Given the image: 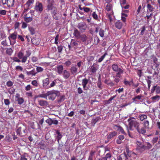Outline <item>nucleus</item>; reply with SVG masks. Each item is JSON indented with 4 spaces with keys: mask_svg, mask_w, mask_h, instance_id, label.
Here are the masks:
<instances>
[{
    "mask_svg": "<svg viewBox=\"0 0 160 160\" xmlns=\"http://www.w3.org/2000/svg\"><path fill=\"white\" fill-rule=\"evenodd\" d=\"M6 54L9 56H11L13 52V49L10 48H6Z\"/></svg>",
    "mask_w": 160,
    "mask_h": 160,
    "instance_id": "obj_27",
    "label": "nucleus"
},
{
    "mask_svg": "<svg viewBox=\"0 0 160 160\" xmlns=\"http://www.w3.org/2000/svg\"><path fill=\"white\" fill-rule=\"evenodd\" d=\"M26 73L28 76H35L37 74V72L35 71L34 69L30 71H27Z\"/></svg>",
    "mask_w": 160,
    "mask_h": 160,
    "instance_id": "obj_20",
    "label": "nucleus"
},
{
    "mask_svg": "<svg viewBox=\"0 0 160 160\" xmlns=\"http://www.w3.org/2000/svg\"><path fill=\"white\" fill-rule=\"evenodd\" d=\"M23 18L24 19V20L27 22L28 23L31 22L32 20V17H26L23 16Z\"/></svg>",
    "mask_w": 160,
    "mask_h": 160,
    "instance_id": "obj_36",
    "label": "nucleus"
},
{
    "mask_svg": "<svg viewBox=\"0 0 160 160\" xmlns=\"http://www.w3.org/2000/svg\"><path fill=\"white\" fill-rule=\"evenodd\" d=\"M132 82V80L131 81H129L127 80L126 79H124V83L126 85H128L130 86L131 85V82Z\"/></svg>",
    "mask_w": 160,
    "mask_h": 160,
    "instance_id": "obj_47",
    "label": "nucleus"
},
{
    "mask_svg": "<svg viewBox=\"0 0 160 160\" xmlns=\"http://www.w3.org/2000/svg\"><path fill=\"white\" fill-rule=\"evenodd\" d=\"M77 27L82 32H83L87 28V25L84 22H80L78 24Z\"/></svg>",
    "mask_w": 160,
    "mask_h": 160,
    "instance_id": "obj_10",
    "label": "nucleus"
},
{
    "mask_svg": "<svg viewBox=\"0 0 160 160\" xmlns=\"http://www.w3.org/2000/svg\"><path fill=\"white\" fill-rule=\"evenodd\" d=\"M26 54L23 56V59L21 60L22 63H25L26 62L28 57H29L31 54V52L29 50H27L26 51Z\"/></svg>",
    "mask_w": 160,
    "mask_h": 160,
    "instance_id": "obj_12",
    "label": "nucleus"
},
{
    "mask_svg": "<svg viewBox=\"0 0 160 160\" xmlns=\"http://www.w3.org/2000/svg\"><path fill=\"white\" fill-rule=\"evenodd\" d=\"M34 10L37 12H41L43 9V7L42 3L39 2L36 3L34 8Z\"/></svg>",
    "mask_w": 160,
    "mask_h": 160,
    "instance_id": "obj_6",
    "label": "nucleus"
},
{
    "mask_svg": "<svg viewBox=\"0 0 160 160\" xmlns=\"http://www.w3.org/2000/svg\"><path fill=\"white\" fill-rule=\"evenodd\" d=\"M47 97H48L49 100H54L57 96V93L56 91L52 90L47 92Z\"/></svg>",
    "mask_w": 160,
    "mask_h": 160,
    "instance_id": "obj_5",
    "label": "nucleus"
},
{
    "mask_svg": "<svg viewBox=\"0 0 160 160\" xmlns=\"http://www.w3.org/2000/svg\"><path fill=\"white\" fill-rule=\"evenodd\" d=\"M27 130L24 127H19L17 130V133L20 136H24L26 133Z\"/></svg>",
    "mask_w": 160,
    "mask_h": 160,
    "instance_id": "obj_9",
    "label": "nucleus"
},
{
    "mask_svg": "<svg viewBox=\"0 0 160 160\" xmlns=\"http://www.w3.org/2000/svg\"><path fill=\"white\" fill-rule=\"evenodd\" d=\"M95 153V151H92L90 153V154L88 158V160H92L93 156Z\"/></svg>",
    "mask_w": 160,
    "mask_h": 160,
    "instance_id": "obj_41",
    "label": "nucleus"
},
{
    "mask_svg": "<svg viewBox=\"0 0 160 160\" xmlns=\"http://www.w3.org/2000/svg\"><path fill=\"white\" fill-rule=\"evenodd\" d=\"M112 70L115 72H118L119 70L118 66L117 64H113L112 65Z\"/></svg>",
    "mask_w": 160,
    "mask_h": 160,
    "instance_id": "obj_30",
    "label": "nucleus"
},
{
    "mask_svg": "<svg viewBox=\"0 0 160 160\" xmlns=\"http://www.w3.org/2000/svg\"><path fill=\"white\" fill-rule=\"evenodd\" d=\"M32 43L35 45H38L40 42V39L39 38H33L31 39Z\"/></svg>",
    "mask_w": 160,
    "mask_h": 160,
    "instance_id": "obj_17",
    "label": "nucleus"
},
{
    "mask_svg": "<svg viewBox=\"0 0 160 160\" xmlns=\"http://www.w3.org/2000/svg\"><path fill=\"white\" fill-rule=\"evenodd\" d=\"M18 36V32L16 31H15L13 33L10 34L9 36L8 37V39L9 40L11 45H13L16 43V40Z\"/></svg>",
    "mask_w": 160,
    "mask_h": 160,
    "instance_id": "obj_3",
    "label": "nucleus"
},
{
    "mask_svg": "<svg viewBox=\"0 0 160 160\" xmlns=\"http://www.w3.org/2000/svg\"><path fill=\"white\" fill-rule=\"evenodd\" d=\"M15 70L18 71H22L23 69L22 66H17L15 67Z\"/></svg>",
    "mask_w": 160,
    "mask_h": 160,
    "instance_id": "obj_55",
    "label": "nucleus"
},
{
    "mask_svg": "<svg viewBox=\"0 0 160 160\" xmlns=\"http://www.w3.org/2000/svg\"><path fill=\"white\" fill-rule=\"evenodd\" d=\"M147 118V116L145 114H141L139 116L140 119L142 121H143L144 119H146Z\"/></svg>",
    "mask_w": 160,
    "mask_h": 160,
    "instance_id": "obj_48",
    "label": "nucleus"
},
{
    "mask_svg": "<svg viewBox=\"0 0 160 160\" xmlns=\"http://www.w3.org/2000/svg\"><path fill=\"white\" fill-rule=\"evenodd\" d=\"M19 58H18L16 57H13L12 58V60H13L14 61L19 62H21V61Z\"/></svg>",
    "mask_w": 160,
    "mask_h": 160,
    "instance_id": "obj_62",
    "label": "nucleus"
},
{
    "mask_svg": "<svg viewBox=\"0 0 160 160\" xmlns=\"http://www.w3.org/2000/svg\"><path fill=\"white\" fill-rule=\"evenodd\" d=\"M15 92V89L13 88H10L8 89V92L10 94H13Z\"/></svg>",
    "mask_w": 160,
    "mask_h": 160,
    "instance_id": "obj_57",
    "label": "nucleus"
},
{
    "mask_svg": "<svg viewBox=\"0 0 160 160\" xmlns=\"http://www.w3.org/2000/svg\"><path fill=\"white\" fill-rule=\"evenodd\" d=\"M27 22H22V28L23 29H25L27 28Z\"/></svg>",
    "mask_w": 160,
    "mask_h": 160,
    "instance_id": "obj_64",
    "label": "nucleus"
},
{
    "mask_svg": "<svg viewBox=\"0 0 160 160\" xmlns=\"http://www.w3.org/2000/svg\"><path fill=\"white\" fill-rule=\"evenodd\" d=\"M101 118L100 117H98L93 118L91 121L92 124L94 126L95 124L98 121L101 120Z\"/></svg>",
    "mask_w": 160,
    "mask_h": 160,
    "instance_id": "obj_28",
    "label": "nucleus"
},
{
    "mask_svg": "<svg viewBox=\"0 0 160 160\" xmlns=\"http://www.w3.org/2000/svg\"><path fill=\"white\" fill-rule=\"evenodd\" d=\"M94 64L91 67V70L92 72L95 73L97 71V69L94 66Z\"/></svg>",
    "mask_w": 160,
    "mask_h": 160,
    "instance_id": "obj_54",
    "label": "nucleus"
},
{
    "mask_svg": "<svg viewBox=\"0 0 160 160\" xmlns=\"http://www.w3.org/2000/svg\"><path fill=\"white\" fill-rule=\"evenodd\" d=\"M43 70L42 68L40 67H37L36 68L37 72L38 73L42 72Z\"/></svg>",
    "mask_w": 160,
    "mask_h": 160,
    "instance_id": "obj_58",
    "label": "nucleus"
},
{
    "mask_svg": "<svg viewBox=\"0 0 160 160\" xmlns=\"http://www.w3.org/2000/svg\"><path fill=\"white\" fill-rule=\"evenodd\" d=\"M34 0H28L27 2L26 5H27L28 7H29L31 4H32Z\"/></svg>",
    "mask_w": 160,
    "mask_h": 160,
    "instance_id": "obj_45",
    "label": "nucleus"
},
{
    "mask_svg": "<svg viewBox=\"0 0 160 160\" xmlns=\"http://www.w3.org/2000/svg\"><path fill=\"white\" fill-rule=\"evenodd\" d=\"M63 67L62 65H59L57 67V72L59 74H61L63 72Z\"/></svg>",
    "mask_w": 160,
    "mask_h": 160,
    "instance_id": "obj_18",
    "label": "nucleus"
},
{
    "mask_svg": "<svg viewBox=\"0 0 160 160\" xmlns=\"http://www.w3.org/2000/svg\"><path fill=\"white\" fill-rule=\"evenodd\" d=\"M97 85L98 88L100 90H102V89L103 86L102 85V81L97 82Z\"/></svg>",
    "mask_w": 160,
    "mask_h": 160,
    "instance_id": "obj_49",
    "label": "nucleus"
},
{
    "mask_svg": "<svg viewBox=\"0 0 160 160\" xmlns=\"http://www.w3.org/2000/svg\"><path fill=\"white\" fill-rule=\"evenodd\" d=\"M127 153L124 152L123 153L120 154L117 157L118 160H128V157H130V152L128 149H127L126 150Z\"/></svg>",
    "mask_w": 160,
    "mask_h": 160,
    "instance_id": "obj_4",
    "label": "nucleus"
},
{
    "mask_svg": "<svg viewBox=\"0 0 160 160\" xmlns=\"http://www.w3.org/2000/svg\"><path fill=\"white\" fill-rule=\"evenodd\" d=\"M112 6L110 3H108L106 7V9L108 11H110L112 9Z\"/></svg>",
    "mask_w": 160,
    "mask_h": 160,
    "instance_id": "obj_38",
    "label": "nucleus"
},
{
    "mask_svg": "<svg viewBox=\"0 0 160 160\" xmlns=\"http://www.w3.org/2000/svg\"><path fill=\"white\" fill-rule=\"evenodd\" d=\"M116 96V95H115L111 97L108 100L105 101V102L107 104H109L111 102V101L114 98H115Z\"/></svg>",
    "mask_w": 160,
    "mask_h": 160,
    "instance_id": "obj_39",
    "label": "nucleus"
},
{
    "mask_svg": "<svg viewBox=\"0 0 160 160\" xmlns=\"http://www.w3.org/2000/svg\"><path fill=\"white\" fill-rule=\"evenodd\" d=\"M144 128H149V122L148 120H146L143 122Z\"/></svg>",
    "mask_w": 160,
    "mask_h": 160,
    "instance_id": "obj_51",
    "label": "nucleus"
},
{
    "mask_svg": "<svg viewBox=\"0 0 160 160\" xmlns=\"http://www.w3.org/2000/svg\"><path fill=\"white\" fill-rule=\"evenodd\" d=\"M123 71L122 69L121 68H119V70L116 74L115 77L120 78L121 77V74L123 73Z\"/></svg>",
    "mask_w": 160,
    "mask_h": 160,
    "instance_id": "obj_33",
    "label": "nucleus"
},
{
    "mask_svg": "<svg viewBox=\"0 0 160 160\" xmlns=\"http://www.w3.org/2000/svg\"><path fill=\"white\" fill-rule=\"evenodd\" d=\"M38 103L41 106L46 107L48 105V102L43 100H39L38 101Z\"/></svg>",
    "mask_w": 160,
    "mask_h": 160,
    "instance_id": "obj_13",
    "label": "nucleus"
},
{
    "mask_svg": "<svg viewBox=\"0 0 160 160\" xmlns=\"http://www.w3.org/2000/svg\"><path fill=\"white\" fill-rule=\"evenodd\" d=\"M147 8L148 9V10L150 12H152L154 9V8L150 4H148L147 5Z\"/></svg>",
    "mask_w": 160,
    "mask_h": 160,
    "instance_id": "obj_44",
    "label": "nucleus"
},
{
    "mask_svg": "<svg viewBox=\"0 0 160 160\" xmlns=\"http://www.w3.org/2000/svg\"><path fill=\"white\" fill-rule=\"evenodd\" d=\"M34 12V11L33 10H30V12L24 15V16L26 17H33L32 14H33Z\"/></svg>",
    "mask_w": 160,
    "mask_h": 160,
    "instance_id": "obj_31",
    "label": "nucleus"
},
{
    "mask_svg": "<svg viewBox=\"0 0 160 160\" xmlns=\"http://www.w3.org/2000/svg\"><path fill=\"white\" fill-rule=\"evenodd\" d=\"M49 78H46L43 81V87L47 89L49 88Z\"/></svg>",
    "mask_w": 160,
    "mask_h": 160,
    "instance_id": "obj_16",
    "label": "nucleus"
},
{
    "mask_svg": "<svg viewBox=\"0 0 160 160\" xmlns=\"http://www.w3.org/2000/svg\"><path fill=\"white\" fill-rule=\"evenodd\" d=\"M71 45L72 46H75V47H77L78 45V42L72 39L71 41Z\"/></svg>",
    "mask_w": 160,
    "mask_h": 160,
    "instance_id": "obj_50",
    "label": "nucleus"
},
{
    "mask_svg": "<svg viewBox=\"0 0 160 160\" xmlns=\"http://www.w3.org/2000/svg\"><path fill=\"white\" fill-rule=\"evenodd\" d=\"M46 10L47 11H51V13H55L57 12V8L52 3H49L47 6Z\"/></svg>",
    "mask_w": 160,
    "mask_h": 160,
    "instance_id": "obj_7",
    "label": "nucleus"
},
{
    "mask_svg": "<svg viewBox=\"0 0 160 160\" xmlns=\"http://www.w3.org/2000/svg\"><path fill=\"white\" fill-rule=\"evenodd\" d=\"M20 23L18 22H16L14 25V28L15 29H17L19 28L20 25Z\"/></svg>",
    "mask_w": 160,
    "mask_h": 160,
    "instance_id": "obj_59",
    "label": "nucleus"
},
{
    "mask_svg": "<svg viewBox=\"0 0 160 160\" xmlns=\"http://www.w3.org/2000/svg\"><path fill=\"white\" fill-rule=\"evenodd\" d=\"M115 26L118 29H121L122 26V23L120 21L116 22L115 23Z\"/></svg>",
    "mask_w": 160,
    "mask_h": 160,
    "instance_id": "obj_29",
    "label": "nucleus"
},
{
    "mask_svg": "<svg viewBox=\"0 0 160 160\" xmlns=\"http://www.w3.org/2000/svg\"><path fill=\"white\" fill-rule=\"evenodd\" d=\"M79 8L81 10H83L84 12H91V13L92 12V10L90 8L86 7H83V8H82L81 6L79 5Z\"/></svg>",
    "mask_w": 160,
    "mask_h": 160,
    "instance_id": "obj_26",
    "label": "nucleus"
},
{
    "mask_svg": "<svg viewBox=\"0 0 160 160\" xmlns=\"http://www.w3.org/2000/svg\"><path fill=\"white\" fill-rule=\"evenodd\" d=\"M125 137L123 135H120L118 136L116 142L118 144H120L122 142V141L124 139Z\"/></svg>",
    "mask_w": 160,
    "mask_h": 160,
    "instance_id": "obj_21",
    "label": "nucleus"
},
{
    "mask_svg": "<svg viewBox=\"0 0 160 160\" xmlns=\"http://www.w3.org/2000/svg\"><path fill=\"white\" fill-rule=\"evenodd\" d=\"M16 101L18 102V104L20 105L22 104L24 102V99L21 97V98H18Z\"/></svg>",
    "mask_w": 160,
    "mask_h": 160,
    "instance_id": "obj_40",
    "label": "nucleus"
},
{
    "mask_svg": "<svg viewBox=\"0 0 160 160\" xmlns=\"http://www.w3.org/2000/svg\"><path fill=\"white\" fill-rule=\"evenodd\" d=\"M160 96L157 95L152 97L151 98V99L154 102L158 101L160 99Z\"/></svg>",
    "mask_w": 160,
    "mask_h": 160,
    "instance_id": "obj_35",
    "label": "nucleus"
},
{
    "mask_svg": "<svg viewBox=\"0 0 160 160\" xmlns=\"http://www.w3.org/2000/svg\"><path fill=\"white\" fill-rule=\"evenodd\" d=\"M142 96L141 95H139L137 96H135V97L133 98H132V100L133 101L136 102L137 101V99L138 100H140L141 99V98Z\"/></svg>",
    "mask_w": 160,
    "mask_h": 160,
    "instance_id": "obj_43",
    "label": "nucleus"
},
{
    "mask_svg": "<svg viewBox=\"0 0 160 160\" xmlns=\"http://www.w3.org/2000/svg\"><path fill=\"white\" fill-rule=\"evenodd\" d=\"M3 5L7 4L8 8H10L13 6L14 3V0H1Z\"/></svg>",
    "mask_w": 160,
    "mask_h": 160,
    "instance_id": "obj_8",
    "label": "nucleus"
},
{
    "mask_svg": "<svg viewBox=\"0 0 160 160\" xmlns=\"http://www.w3.org/2000/svg\"><path fill=\"white\" fill-rule=\"evenodd\" d=\"M13 85V83L10 81H8L7 82L6 85L8 87H12Z\"/></svg>",
    "mask_w": 160,
    "mask_h": 160,
    "instance_id": "obj_63",
    "label": "nucleus"
},
{
    "mask_svg": "<svg viewBox=\"0 0 160 160\" xmlns=\"http://www.w3.org/2000/svg\"><path fill=\"white\" fill-rule=\"evenodd\" d=\"M80 38L83 42L85 43L88 39V37L86 35L82 34L81 35Z\"/></svg>",
    "mask_w": 160,
    "mask_h": 160,
    "instance_id": "obj_32",
    "label": "nucleus"
},
{
    "mask_svg": "<svg viewBox=\"0 0 160 160\" xmlns=\"http://www.w3.org/2000/svg\"><path fill=\"white\" fill-rule=\"evenodd\" d=\"M153 62L155 64V67L156 68H157L160 65L159 62L158 61V59L156 58H155L153 59Z\"/></svg>",
    "mask_w": 160,
    "mask_h": 160,
    "instance_id": "obj_52",
    "label": "nucleus"
},
{
    "mask_svg": "<svg viewBox=\"0 0 160 160\" xmlns=\"http://www.w3.org/2000/svg\"><path fill=\"white\" fill-rule=\"evenodd\" d=\"M88 80L86 78H85V79H83L82 80V85L84 89L85 90H86L88 88H86V87L87 84L88 83Z\"/></svg>",
    "mask_w": 160,
    "mask_h": 160,
    "instance_id": "obj_19",
    "label": "nucleus"
},
{
    "mask_svg": "<svg viewBox=\"0 0 160 160\" xmlns=\"http://www.w3.org/2000/svg\"><path fill=\"white\" fill-rule=\"evenodd\" d=\"M117 132L115 131H113L109 133L107 135V139L109 140L116 136Z\"/></svg>",
    "mask_w": 160,
    "mask_h": 160,
    "instance_id": "obj_14",
    "label": "nucleus"
},
{
    "mask_svg": "<svg viewBox=\"0 0 160 160\" xmlns=\"http://www.w3.org/2000/svg\"><path fill=\"white\" fill-rule=\"evenodd\" d=\"M24 55V53L22 51H20L17 54V56L18 58L19 59H23V56Z\"/></svg>",
    "mask_w": 160,
    "mask_h": 160,
    "instance_id": "obj_34",
    "label": "nucleus"
},
{
    "mask_svg": "<svg viewBox=\"0 0 160 160\" xmlns=\"http://www.w3.org/2000/svg\"><path fill=\"white\" fill-rule=\"evenodd\" d=\"M137 145L136 149L140 152H144L146 150H148L152 148V145L148 142H146V145H144L141 142L137 141L136 142Z\"/></svg>",
    "mask_w": 160,
    "mask_h": 160,
    "instance_id": "obj_1",
    "label": "nucleus"
},
{
    "mask_svg": "<svg viewBox=\"0 0 160 160\" xmlns=\"http://www.w3.org/2000/svg\"><path fill=\"white\" fill-rule=\"evenodd\" d=\"M113 14V12L112 10L111 12L107 13V15L108 16V18H109L110 22L112 21V17L111 15Z\"/></svg>",
    "mask_w": 160,
    "mask_h": 160,
    "instance_id": "obj_53",
    "label": "nucleus"
},
{
    "mask_svg": "<svg viewBox=\"0 0 160 160\" xmlns=\"http://www.w3.org/2000/svg\"><path fill=\"white\" fill-rule=\"evenodd\" d=\"M132 118H130L128 120L129 122V129L131 130H133V127L136 128V130L139 128L140 123L137 120L132 119Z\"/></svg>",
    "mask_w": 160,
    "mask_h": 160,
    "instance_id": "obj_2",
    "label": "nucleus"
},
{
    "mask_svg": "<svg viewBox=\"0 0 160 160\" xmlns=\"http://www.w3.org/2000/svg\"><path fill=\"white\" fill-rule=\"evenodd\" d=\"M71 73L72 75H76L77 74L78 68L76 65L73 66L70 69Z\"/></svg>",
    "mask_w": 160,
    "mask_h": 160,
    "instance_id": "obj_15",
    "label": "nucleus"
},
{
    "mask_svg": "<svg viewBox=\"0 0 160 160\" xmlns=\"http://www.w3.org/2000/svg\"><path fill=\"white\" fill-rule=\"evenodd\" d=\"M73 35L77 39L80 38V32L76 29L74 30L73 32Z\"/></svg>",
    "mask_w": 160,
    "mask_h": 160,
    "instance_id": "obj_23",
    "label": "nucleus"
},
{
    "mask_svg": "<svg viewBox=\"0 0 160 160\" xmlns=\"http://www.w3.org/2000/svg\"><path fill=\"white\" fill-rule=\"evenodd\" d=\"M62 75L64 79H67L70 77V74L68 71L67 70H64L63 71Z\"/></svg>",
    "mask_w": 160,
    "mask_h": 160,
    "instance_id": "obj_25",
    "label": "nucleus"
},
{
    "mask_svg": "<svg viewBox=\"0 0 160 160\" xmlns=\"http://www.w3.org/2000/svg\"><path fill=\"white\" fill-rule=\"evenodd\" d=\"M46 122L49 125H51L52 124V119L49 118L46 120Z\"/></svg>",
    "mask_w": 160,
    "mask_h": 160,
    "instance_id": "obj_56",
    "label": "nucleus"
},
{
    "mask_svg": "<svg viewBox=\"0 0 160 160\" xmlns=\"http://www.w3.org/2000/svg\"><path fill=\"white\" fill-rule=\"evenodd\" d=\"M108 54V53L107 52H105L104 54L102 55V56L101 58H100L98 60V62H101L104 59V58H105V56H106V55H107Z\"/></svg>",
    "mask_w": 160,
    "mask_h": 160,
    "instance_id": "obj_37",
    "label": "nucleus"
},
{
    "mask_svg": "<svg viewBox=\"0 0 160 160\" xmlns=\"http://www.w3.org/2000/svg\"><path fill=\"white\" fill-rule=\"evenodd\" d=\"M145 128L144 127H142L140 129L139 128L137 130L139 134H142L144 135L146 132V130Z\"/></svg>",
    "mask_w": 160,
    "mask_h": 160,
    "instance_id": "obj_24",
    "label": "nucleus"
},
{
    "mask_svg": "<svg viewBox=\"0 0 160 160\" xmlns=\"http://www.w3.org/2000/svg\"><path fill=\"white\" fill-rule=\"evenodd\" d=\"M31 60L33 62H36L38 61V59L36 57L33 56Z\"/></svg>",
    "mask_w": 160,
    "mask_h": 160,
    "instance_id": "obj_61",
    "label": "nucleus"
},
{
    "mask_svg": "<svg viewBox=\"0 0 160 160\" xmlns=\"http://www.w3.org/2000/svg\"><path fill=\"white\" fill-rule=\"evenodd\" d=\"M38 95H39L38 97H39V98H47V92L45 94H39Z\"/></svg>",
    "mask_w": 160,
    "mask_h": 160,
    "instance_id": "obj_60",
    "label": "nucleus"
},
{
    "mask_svg": "<svg viewBox=\"0 0 160 160\" xmlns=\"http://www.w3.org/2000/svg\"><path fill=\"white\" fill-rule=\"evenodd\" d=\"M113 128L114 129H116L117 131L120 132L121 133L126 135H127L126 133L125 132L122 128L120 126H118L117 125H114L113 126Z\"/></svg>",
    "mask_w": 160,
    "mask_h": 160,
    "instance_id": "obj_11",
    "label": "nucleus"
},
{
    "mask_svg": "<svg viewBox=\"0 0 160 160\" xmlns=\"http://www.w3.org/2000/svg\"><path fill=\"white\" fill-rule=\"evenodd\" d=\"M28 29L31 34L32 35H33L35 33V30L34 28L31 27H28Z\"/></svg>",
    "mask_w": 160,
    "mask_h": 160,
    "instance_id": "obj_42",
    "label": "nucleus"
},
{
    "mask_svg": "<svg viewBox=\"0 0 160 160\" xmlns=\"http://www.w3.org/2000/svg\"><path fill=\"white\" fill-rule=\"evenodd\" d=\"M56 133L57 134V135L56 138V139L58 142V143H59V141L62 138V135L61 133L58 130H56Z\"/></svg>",
    "mask_w": 160,
    "mask_h": 160,
    "instance_id": "obj_22",
    "label": "nucleus"
},
{
    "mask_svg": "<svg viewBox=\"0 0 160 160\" xmlns=\"http://www.w3.org/2000/svg\"><path fill=\"white\" fill-rule=\"evenodd\" d=\"M99 33L100 36L101 37H103L104 36V31L103 29L101 28H100L99 31Z\"/></svg>",
    "mask_w": 160,
    "mask_h": 160,
    "instance_id": "obj_46",
    "label": "nucleus"
}]
</instances>
